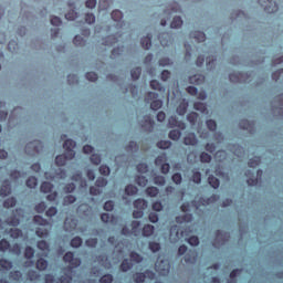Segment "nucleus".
Masks as SVG:
<instances>
[{
  "label": "nucleus",
  "mask_w": 283,
  "mask_h": 283,
  "mask_svg": "<svg viewBox=\"0 0 283 283\" xmlns=\"http://www.w3.org/2000/svg\"><path fill=\"white\" fill-rule=\"evenodd\" d=\"M4 209H12V207H17V198L11 197L3 201Z\"/></svg>",
  "instance_id": "26"
},
{
  "label": "nucleus",
  "mask_w": 283,
  "mask_h": 283,
  "mask_svg": "<svg viewBox=\"0 0 283 283\" xmlns=\"http://www.w3.org/2000/svg\"><path fill=\"white\" fill-rule=\"evenodd\" d=\"M140 74H143V69L140 66H137L130 71L133 81H138L140 78Z\"/></svg>",
  "instance_id": "25"
},
{
  "label": "nucleus",
  "mask_w": 283,
  "mask_h": 283,
  "mask_svg": "<svg viewBox=\"0 0 283 283\" xmlns=\"http://www.w3.org/2000/svg\"><path fill=\"white\" fill-rule=\"evenodd\" d=\"M208 182L210 185V187H212V189H218V187H220V179H218L217 177L210 175L208 177Z\"/></svg>",
  "instance_id": "28"
},
{
  "label": "nucleus",
  "mask_w": 283,
  "mask_h": 283,
  "mask_svg": "<svg viewBox=\"0 0 283 283\" xmlns=\"http://www.w3.org/2000/svg\"><path fill=\"white\" fill-rule=\"evenodd\" d=\"M85 76L87 81H91L92 83H96V81H98V74H96V72H87Z\"/></svg>",
  "instance_id": "57"
},
{
  "label": "nucleus",
  "mask_w": 283,
  "mask_h": 283,
  "mask_svg": "<svg viewBox=\"0 0 283 283\" xmlns=\"http://www.w3.org/2000/svg\"><path fill=\"white\" fill-rule=\"evenodd\" d=\"M245 176L248 178L247 184L249 187H255L258 185V178H255V172L252 170H247Z\"/></svg>",
  "instance_id": "13"
},
{
  "label": "nucleus",
  "mask_w": 283,
  "mask_h": 283,
  "mask_svg": "<svg viewBox=\"0 0 283 283\" xmlns=\"http://www.w3.org/2000/svg\"><path fill=\"white\" fill-rule=\"evenodd\" d=\"M186 264H196L198 262V252L196 250H189L185 255Z\"/></svg>",
  "instance_id": "7"
},
{
  "label": "nucleus",
  "mask_w": 283,
  "mask_h": 283,
  "mask_svg": "<svg viewBox=\"0 0 283 283\" xmlns=\"http://www.w3.org/2000/svg\"><path fill=\"white\" fill-rule=\"evenodd\" d=\"M192 182H195V185L202 182V174H200V171H192Z\"/></svg>",
  "instance_id": "49"
},
{
  "label": "nucleus",
  "mask_w": 283,
  "mask_h": 283,
  "mask_svg": "<svg viewBox=\"0 0 283 283\" xmlns=\"http://www.w3.org/2000/svg\"><path fill=\"white\" fill-rule=\"evenodd\" d=\"M206 125L210 132H216V129H218V124L213 119H208Z\"/></svg>",
  "instance_id": "56"
},
{
  "label": "nucleus",
  "mask_w": 283,
  "mask_h": 283,
  "mask_svg": "<svg viewBox=\"0 0 283 283\" xmlns=\"http://www.w3.org/2000/svg\"><path fill=\"white\" fill-rule=\"evenodd\" d=\"M33 222L40 227H48V221L39 214L33 217Z\"/></svg>",
  "instance_id": "38"
},
{
  "label": "nucleus",
  "mask_w": 283,
  "mask_h": 283,
  "mask_svg": "<svg viewBox=\"0 0 283 283\" xmlns=\"http://www.w3.org/2000/svg\"><path fill=\"white\" fill-rule=\"evenodd\" d=\"M158 39L164 48L171 43V35H169V33L159 34Z\"/></svg>",
  "instance_id": "20"
},
{
  "label": "nucleus",
  "mask_w": 283,
  "mask_h": 283,
  "mask_svg": "<svg viewBox=\"0 0 283 283\" xmlns=\"http://www.w3.org/2000/svg\"><path fill=\"white\" fill-rule=\"evenodd\" d=\"M135 182L139 187H147V184L149 182V180L145 176H137V177H135Z\"/></svg>",
  "instance_id": "35"
},
{
  "label": "nucleus",
  "mask_w": 283,
  "mask_h": 283,
  "mask_svg": "<svg viewBox=\"0 0 283 283\" xmlns=\"http://www.w3.org/2000/svg\"><path fill=\"white\" fill-rule=\"evenodd\" d=\"M35 234L38 238H48V235H50V231H48V229L38 228L35 229Z\"/></svg>",
  "instance_id": "52"
},
{
  "label": "nucleus",
  "mask_w": 283,
  "mask_h": 283,
  "mask_svg": "<svg viewBox=\"0 0 283 283\" xmlns=\"http://www.w3.org/2000/svg\"><path fill=\"white\" fill-rule=\"evenodd\" d=\"M168 124L171 127H178V129H181V130L187 129V124H185V122L178 120V117L176 116H170L168 119Z\"/></svg>",
  "instance_id": "8"
},
{
  "label": "nucleus",
  "mask_w": 283,
  "mask_h": 283,
  "mask_svg": "<svg viewBox=\"0 0 283 283\" xmlns=\"http://www.w3.org/2000/svg\"><path fill=\"white\" fill-rule=\"evenodd\" d=\"M167 163V154L163 153L161 155L157 156L155 159L156 167H161Z\"/></svg>",
  "instance_id": "29"
},
{
  "label": "nucleus",
  "mask_w": 283,
  "mask_h": 283,
  "mask_svg": "<svg viewBox=\"0 0 283 283\" xmlns=\"http://www.w3.org/2000/svg\"><path fill=\"white\" fill-rule=\"evenodd\" d=\"M102 222H105L106 224H116V217L114 214L109 213H102L101 216Z\"/></svg>",
  "instance_id": "16"
},
{
  "label": "nucleus",
  "mask_w": 283,
  "mask_h": 283,
  "mask_svg": "<svg viewBox=\"0 0 283 283\" xmlns=\"http://www.w3.org/2000/svg\"><path fill=\"white\" fill-rule=\"evenodd\" d=\"M52 189H54V185L50 181H43L40 186V190L42 193H51Z\"/></svg>",
  "instance_id": "19"
},
{
  "label": "nucleus",
  "mask_w": 283,
  "mask_h": 283,
  "mask_svg": "<svg viewBox=\"0 0 283 283\" xmlns=\"http://www.w3.org/2000/svg\"><path fill=\"white\" fill-rule=\"evenodd\" d=\"M85 244L90 249H96V247L98 245V239L96 238L86 239Z\"/></svg>",
  "instance_id": "47"
},
{
  "label": "nucleus",
  "mask_w": 283,
  "mask_h": 283,
  "mask_svg": "<svg viewBox=\"0 0 283 283\" xmlns=\"http://www.w3.org/2000/svg\"><path fill=\"white\" fill-rule=\"evenodd\" d=\"M129 258L132 262H136V264H140V262H143V256H140L136 251H132Z\"/></svg>",
  "instance_id": "41"
},
{
  "label": "nucleus",
  "mask_w": 283,
  "mask_h": 283,
  "mask_svg": "<svg viewBox=\"0 0 283 283\" xmlns=\"http://www.w3.org/2000/svg\"><path fill=\"white\" fill-rule=\"evenodd\" d=\"M191 220H193V214L191 213H187L176 218V222H191Z\"/></svg>",
  "instance_id": "43"
},
{
  "label": "nucleus",
  "mask_w": 283,
  "mask_h": 283,
  "mask_svg": "<svg viewBox=\"0 0 283 283\" xmlns=\"http://www.w3.org/2000/svg\"><path fill=\"white\" fill-rule=\"evenodd\" d=\"M260 163H262V158L254 157L248 161V166L251 167L252 169H255V167H260Z\"/></svg>",
  "instance_id": "36"
},
{
  "label": "nucleus",
  "mask_w": 283,
  "mask_h": 283,
  "mask_svg": "<svg viewBox=\"0 0 283 283\" xmlns=\"http://www.w3.org/2000/svg\"><path fill=\"white\" fill-rule=\"evenodd\" d=\"M184 144L196 147V145H198V137H196V133H188L184 138Z\"/></svg>",
  "instance_id": "9"
},
{
  "label": "nucleus",
  "mask_w": 283,
  "mask_h": 283,
  "mask_svg": "<svg viewBox=\"0 0 283 283\" xmlns=\"http://www.w3.org/2000/svg\"><path fill=\"white\" fill-rule=\"evenodd\" d=\"M146 193L150 198H156L160 193V190L157 187L149 186V187L146 188Z\"/></svg>",
  "instance_id": "24"
},
{
  "label": "nucleus",
  "mask_w": 283,
  "mask_h": 283,
  "mask_svg": "<svg viewBox=\"0 0 283 283\" xmlns=\"http://www.w3.org/2000/svg\"><path fill=\"white\" fill-rule=\"evenodd\" d=\"M154 184L158 185L159 187H165L167 179H165V177L157 175L154 177Z\"/></svg>",
  "instance_id": "44"
},
{
  "label": "nucleus",
  "mask_w": 283,
  "mask_h": 283,
  "mask_svg": "<svg viewBox=\"0 0 283 283\" xmlns=\"http://www.w3.org/2000/svg\"><path fill=\"white\" fill-rule=\"evenodd\" d=\"M147 275H149L150 277H154V272L149 271V270H146L144 273L143 272H136L133 277H134V281L136 283H143L145 282V280H147Z\"/></svg>",
  "instance_id": "5"
},
{
  "label": "nucleus",
  "mask_w": 283,
  "mask_h": 283,
  "mask_svg": "<svg viewBox=\"0 0 283 283\" xmlns=\"http://www.w3.org/2000/svg\"><path fill=\"white\" fill-rule=\"evenodd\" d=\"M170 28H172L175 30L178 28H182V18L175 17L170 23Z\"/></svg>",
  "instance_id": "37"
},
{
  "label": "nucleus",
  "mask_w": 283,
  "mask_h": 283,
  "mask_svg": "<svg viewBox=\"0 0 283 283\" xmlns=\"http://www.w3.org/2000/svg\"><path fill=\"white\" fill-rule=\"evenodd\" d=\"M9 251L14 255H21V245L19 243H14L13 245H10Z\"/></svg>",
  "instance_id": "50"
},
{
  "label": "nucleus",
  "mask_w": 283,
  "mask_h": 283,
  "mask_svg": "<svg viewBox=\"0 0 283 283\" xmlns=\"http://www.w3.org/2000/svg\"><path fill=\"white\" fill-rule=\"evenodd\" d=\"M83 244V239L81 237H75L71 240V247L73 249H78Z\"/></svg>",
  "instance_id": "46"
},
{
  "label": "nucleus",
  "mask_w": 283,
  "mask_h": 283,
  "mask_svg": "<svg viewBox=\"0 0 283 283\" xmlns=\"http://www.w3.org/2000/svg\"><path fill=\"white\" fill-rule=\"evenodd\" d=\"M111 17H112L113 21H115L117 23L116 25H119V28H123V25H125V21H123V11L114 10L111 13Z\"/></svg>",
  "instance_id": "10"
},
{
  "label": "nucleus",
  "mask_w": 283,
  "mask_h": 283,
  "mask_svg": "<svg viewBox=\"0 0 283 283\" xmlns=\"http://www.w3.org/2000/svg\"><path fill=\"white\" fill-rule=\"evenodd\" d=\"M111 171L112 170L109 169V166H107V165L99 166V174L102 176H109Z\"/></svg>",
  "instance_id": "63"
},
{
  "label": "nucleus",
  "mask_w": 283,
  "mask_h": 283,
  "mask_svg": "<svg viewBox=\"0 0 283 283\" xmlns=\"http://www.w3.org/2000/svg\"><path fill=\"white\" fill-rule=\"evenodd\" d=\"M137 171L139 174H147V171H149V166L145 163L138 164L137 165Z\"/></svg>",
  "instance_id": "59"
},
{
  "label": "nucleus",
  "mask_w": 283,
  "mask_h": 283,
  "mask_svg": "<svg viewBox=\"0 0 283 283\" xmlns=\"http://www.w3.org/2000/svg\"><path fill=\"white\" fill-rule=\"evenodd\" d=\"M57 283H72V275L65 274L57 279Z\"/></svg>",
  "instance_id": "62"
},
{
  "label": "nucleus",
  "mask_w": 283,
  "mask_h": 283,
  "mask_svg": "<svg viewBox=\"0 0 283 283\" xmlns=\"http://www.w3.org/2000/svg\"><path fill=\"white\" fill-rule=\"evenodd\" d=\"M10 241H8L7 239H2L0 241V251L2 253H6L7 251H10Z\"/></svg>",
  "instance_id": "39"
},
{
  "label": "nucleus",
  "mask_w": 283,
  "mask_h": 283,
  "mask_svg": "<svg viewBox=\"0 0 283 283\" xmlns=\"http://www.w3.org/2000/svg\"><path fill=\"white\" fill-rule=\"evenodd\" d=\"M157 147H158V149H169V147H171V142H169V140H159L157 143Z\"/></svg>",
  "instance_id": "53"
},
{
  "label": "nucleus",
  "mask_w": 283,
  "mask_h": 283,
  "mask_svg": "<svg viewBox=\"0 0 283 283\" xmlns=\"http://www.w3.org/2000/svg\"><path fill=\"white\" fill-rule=\"evenodd\" d=\"M73 43H74V45L83 48V45H85V39L81 35H75L73 39Z\"/></svg>",
  "instance_id": "51"
},
{
  "label": "nucleus",
  "mask_w": 283,
  "mask_h": 283,
  "mask_svg": "<svg viewBox=\"0 0 283 283\" xmlns=\"http://www.w3.org/2000/svg\"><path fill=\"white\" fill-rule=\"evenodd\" d=\"M0 266L3 271H10L12 269V262L8 259H0Z\"/></svg>",
  "instance_id": "30"
},
{
  "label": "nucleus",
  "mask_w": 283,
  "mask_h": 283,
  "mask_svg": "<svg viewBox=\"0 0 283 283\" xmlns=\"http://www.w3.org/2000/svg\"><path fill=\"white\" fill-rule=\"evenodd\" d=\"M155 229L156 228H154L151 224H145L142 229V235L144 238H151V235H154Z\"/></svg>",
  "instance_id": "15"
},
{
  "label": "nucleus",
  "mask_w": 283,
  "mask_h": 283,
  "mask_svg": "<svg viewBox=\"0 0 283 283\" xmlns=\"http://www.w3.org/2000/svg\"><path fill=\"white\" fill-rule=\"evenodd\" d=\"M200 160L201 163H211V155H209V153L202 151L200 154Z\"/></svg>",
  "instance_id": "64"
},
{
  "label": "nucleus",
  "mask_w": 283,
  "mask_h": 283,
  "mask_svg": "<svg viewBox=\"0 0 283 283\" xmlns=\"http://www.w3.org/2000/svg\"><path fill=\"white\" fill-rule=\"evenodd\" d=\"M193 109H196L197 112H201V114H207V104L201 102H196L193 104Z\"/></svg>",
  "instance_id": "31"
},
{
  "label": "nucleus",
  "mask_w": 283,
  "mask_h": 283,
  "mask_svg": "<svg viewBox=\"0 0 283 283\" xmlns=\"http://www.w3.org/2000/svg\"><path fill=\"white\" fill-rule=\"evenodd\" d=\"M125 193L126 196H136V193H138V187L134 185H127L125 187Z\"/></svg>",
  "instance_id": "27"
},
{
  "label": "nucleus",
  "mask_w": 283,
  "mask_h": 283,
  "mask_svg": "<svg viewBox=\"0 0 283 283\" xmlns=\"http://www.w3.org/2000/svg\"><path fill=\"white\" fill-rule=\"evenodd\" d=\"M150 87H151V90H156L157 92L165 93V86H163V84L160 82H158L157 80L150 81Z\"/></svg>",
  "instance_id": "23"
},
{
  "label": "nucleus",
  "mask_w": 283,
  "mask_h": 283,
  "mask_svg": "<svg viewBox=\"0 0 283 283\" xmlns=\"http://www.w3.org/2000/svg\"><path fill=\"white\" fill-rule=\"evenodd\" d=\"M63 147L65 153L55 157V165H57V167H65L67 160H72L76 156V153L74 151L76 142H74V139H66Z\"/></svg>",
  "instance_id": "1"
},
{
  "label": "nucleus",
  "mask_w": 283,
  "mask_h": 283,
  "mask_svg": "<svg viewBox=\"0 0 283 283\" xmlns=\"http://www.w3.org/2000/svg\"><path fill=\"white\" fill-rule=\"evenodd\" d=\"M24 258L27 260H32V258H34V248L28 245L24 250Z\"/></svg>",
  "instance_id": "45"
},
{
  "label": "nucleus",
  "mask_w": 283,
  "mask_h": 283,
  "mask_svg": "<svg viewBox=\"0 0 283 283\" xmlns=\"http://www.w3.org/2000/svg\"><path fill=\"white\" fill-rule=\"evenodd\" d=\"M151 33H148L146 36L142 38V48H144V50H149L151 48Z\"/></svg>",
  "instance_id": "18"
},
{
  "label": "nucleus",
  "mask_w": 283,
  "mask_h": 283,
  "mask_svg": "<svg viewBox=\"0 0 283 283\" xmlns=\"http://www.w3.org/2000/svg\"><path fill=\"white\" fill-rule=\"evenodd\" d=\"M198 113L191 112L187 115V120L190 123V125H196L198 123Z\"/></svg>",
  "instance_id": "40"
},
{
  "label": "nucleus",
  "mask_w": 283,
  "mask_h": 283,
  "mask_svg": "<svg viewBox=\"0 0 283 283\" xmlns=\"http://www.w3.org/2000/svg\"><path fill=\"white\" fill-rule=\"evenodd\" d=\"M189 107V102L187 99H182L180 104L177 106V114L179 116H185L187 114V108Z\"/></svg>",
  "instance_id": "14"
},
{
  "label": "nucleus",
  "mask_w": 283,
  "mask_h": 283,
  "mask_svg": "<svg viewBox=\"0 0 283 283\" xmlns=\"http://www.w3.org/2000/svg\"><path fill=\"white\" fill-rule=\"evenodd\" d=\"M155 126H156V123L151 118V115H145L142 127H144L146 132H154Z\"/></svg>",
  "instance_id": "6"
},
{
  "label": "nucleus",
  "mask_w": 283,
  "mask_h": 283,
  "mask_svg": "<svg viewBox=\"0 0 283 283\" xmlns=\"http://www.w3.org/2000/svg\"><path fill=\"white\" fill-rule=\"evenodd\" d=\"M35 211L36 213H44L45 210L48 209V205L45 202L41 201L40 203L35 205Z\"/></svg>",
  "instance_id": "54"
},
{
  "label": "nucleus",
  "mask_w": 283,
  "mask_h": 283,
  "mask_svg": "<svg viewBox=\"0 0 283 283\" xmlns=\"http://www.w3.org/2000/svg\"><path fill=\"white\" fill-rule=\"evenodd\" d=\"M63 260L64 262L71 264L73 269H78V266H81V259L74 258V252H66L63 256Z\"/></svg>",
  "instance_id": "4"
},
{
  "label": "nucleus",
  "mask_w": 283,
  "mask_h": 283,
  "mask_svg": "<svg viewBox=\"0 0 283 283\" xmlns=\"http://www.w3.org/2000/svg\"><path fill=\"white\" fill-rule=\"evenodd\" d=\"M74 202H76V197H74V195H67L63 199L64 205H74Z\"/></svg>",
  "instance_id": "58"
},
{
  "label": "nucleus",
  "mask_w": 283,
  "mask_h": 283,
  "mask_svg": "<svg viewBox=\"0 0 283 283\" xmlns=\"http://www.w3.org/2000/svg\"><path fill=\"white\" fill-rule=\"evenodd\" d=\"M259 3L263 10L270 12V14L277 12V3L273 0H259Z\"/></svg>",
  "instance_id": "3"
},
{
  "label": "nucleus",
  "mask_w": 283,
  "mask_h": 283,
  "mask_svg": "<svg viewBox=\"0 0 283 283\" xmlns=\"http://www.w3.org/2000/svg\"><path fill=\"white\" fill-rule=\"evenodd\" d=\"M36 247L40 251H50V244L45 240L38 241Z\"/></svg>",
  "instance_id": "48"
},
{
  "label": "nucleus",
  "mask_w": 283,
  "mask_h": 283,
  "mask_svg": "<svg viewBox=\"0 0 283 283\" xmlns=\"http://www.w3.org/2000/svg\"><path fill=\"white\" fill-rule=\"evenodd\" d=\"M95 187H107V179H105L104 177H98L95 181Z\"/></svg>",
  "instance_id": "61"
},
{
  "label": "nucleus",
  "mask_w": 283,
  "mask_h": 283,
  "mask_svg": "<svg viewBox=\"0 0 283 283\" xmlns=\"http://www.w3.org/2000/svg\"><path fill=\"white\" fill-rule=\"evenodd\" d=\"M133 205L135 209H138L142 211H145V209H147L148 207V202L145 199H136Z\"/></svg>",
  "instance_id": "17"
},
{
  "label": "nucleus",
  "mask_w": 283,
  "mask_h": 283,
  "mask_svg": "<svg viewBox=\"0 0 283 283\" xmlns=\"http://www.w3.org/2000/svg\"><path fill=\"white\" fill-rule=\"evenodd\" d=\"M132 263L129 262L128 259H124L122 264L119 265L120 271H123V273H127V271H129L132 269Z\"/></svg>",
  "instance_id": "34"
},
{
  "label": "nucleus",
  "mask_w": 283,
  "mask_h": 283,
  "mask_svg": "<svg viewBox=\"0 0 283 283\" xmlns=\"http://www.w3.org/2000/svg\"><path fill=\"white\" fill-rule=\"evenodd\" d=\"M242 76H243V73H240V72H232L229 74V78L231 83H242Z\"/></svg>",
  "instance_id": "22"
},
{
  "label": "nucleus",
  "mask_w": 283,
  "mask_h": 283,
  "mask_svg": "<svg viewBox=\"0 0 283 283\" xmlns=\"http://www.w3.org/2000/svg\"><path fill=\"white\" fill-rule=\"evenodd\" d=\"M112 282H114V275H112V274H104L99 279V283H112Z\"/></svg>",
  "instance_id": "60"
},
{
  "label": "nucleus",
  "mask_w": 283,
  "mask_h": 283,
  "mask_svg": "<svg viewBox=\"0 0 283 283\" xmlns=\"http://www.w3.org/2000/svg\"><path fill=\"white\" fill-rule=\"evenodd\" d=\"M145 103H150V109L158 112L163 107V102L158 99V94L155 92H148L145 95Z\"/></svg>",
  "instance_id": "2"
},
{
  "label": "nucleus",
  "mask_w": 283,
  "mask_h": 283,
  "mask_svg": "<svg viewBox=\"0 0 283 283\" xmlns=\"http://www.w3.org/2000/svg\"><path fill=\"white\" fill-rule=\"evenodd\" d=\"M148 248L153 253H158L160 251V243L151 241L148 243Z\"/></svg>",
  "instance_id": "55"
},
{
  "label": "nucleus",
  "mask_w": 283,
  "mask_h": 283,
  "mask_svg": "<svg viewBox=\"0 0 283 283\" xmlns=\"http://www.w3.org/2000/svg\"><path fill=\"white\" fill-rule=\"evenodd\" d=\"M190 36L197 41V43H205L207 41V34L202 31H192Z\"/></svg>",
  "instance_id": "12"
},
{
  "label": "nucleus",
  "mask_w": 283,
  "mask_h": 283,
  "mask_svg": "<svg viewBox=\"0 0 283 283\" xmlns=\"http://www.w3.org/2000/svg\"><path fill=\"white\" fill-rule=\"evenodd\" d=\"M10 193H12V186L10 185V180L6 179L0 188V196L6 198V196H10Z\"/></svg>",
  "instance_id": "11"
},
{
  "label": "nucleus",
  "mask_w": 283,
  "mask_h": 283,
  "mask_svg": "<svg viewBox=\"0 0 283 283\" xmlns=\"http://www.w3.org/2000/svg\"><path fill=\"white\" fill-rule=\"evenodd\" d=\"M48 264V260L40 258L36 260L35 268L38 269V271H46Z\"/></svg>",
  "instance_id": "21"
},
{
  "label": "nucleus",
  "mask_w": 283,
  "mask_h": 283,
  "mask_svg": "<svg viewBox=\"0 0 283 283\" xmlns=\"http://www.w3.org/2000/svg\"><path fill=\"white\" fill-rule=\"evenodd\" d=\"M205 82V76L202 75H192L189 77V83H195L196 85H201Z\"/></svg>",
  "instance_id": "33"
},
{
  "label": "nucleus",
  "mask_w": 283,
  "mask_h": 283,
  "mask_svg": "<svg viewBox=\"0 0 283 283\" xmlns=\"http://www.w3.org/2000/svg\"><path fill=\"white\" fill-rule=\"evenodd\" d=\"M169 138L170 140H179L180 137L182 136V133L178 129H174L169 132Z\"/></svg>",
  "instance_id": "42"
},
{
  "label": "nucleus",
  "mask_w": 283,
  "mask_h": 283,
  "mask_svg": "<svg viewBox=\"0 0 283 283\" xmlns=\"http://www.w3.org/2000/svg\"><path fill=\"white\" fill-rule=\"evenodd\" d=\"M38 185L39 179H36V177L31 176L27 179V187H29V189H34Z\"/></svg>",
  "instance_id": "32"
}]
</instances>
